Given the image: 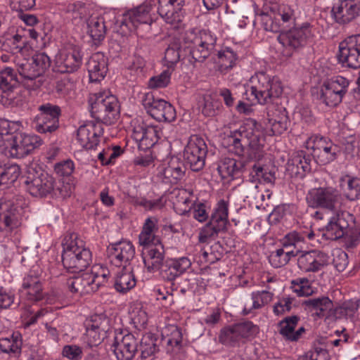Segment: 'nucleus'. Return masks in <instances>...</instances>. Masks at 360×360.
Returning <instances> with one entry per match:
<instances>
[{"mask_svg": "<svg viewBox=\"0 0 360 360\" xmlns=\"http://www.w3.org/2000/svg\"><path fill=\"white\" fill-rule=\"evenodd\" d=\"M257 20L266 31L279 33L277 39L285 51L290 52L287 53L288 56L302 50L314 37L310 23L295 24V11L288 5L278 8L265 6L259 13H257Z\"/></svg>", "mask_w": 360, "mask_h": 360, "instance_id": "nucleus-1", "label": "nucleus"}, {"mask_svg": "<svg viewBox=\"0 0 360 360\" xmlns=\"http://www.w3.org/2000/svg\"><path fill=\"white\" fill-rule=\"evenodd\" d=\"M25 184L32 196L43 198L51 195L65 198L69 195V184L56 182L51 175L41 169H29Z\"/></svg>", "mask_w": 360, "mask_h": 360, "instance_id": "nucleus-2", "label": "nucleus"}, {"mask_svg": "<svg viewBox=\"0 0 360 360\" xmlns=\"http://www.w3.org/2000/svg\"><path fill=\"white\" fill-rule=\"evenodd\" d=\"M216 39L205 30L198 34L187 33L183 41V59L195 65L197 63H202L209 57L214 48Z\"/></svg>", "mask_w": 360, "mask_h": 360, "instance_id": "nucleus-3", "label": "nucleus"}, {"mask_svg": "<svg viewBox=\"0 0 360 360\" xmlns=\"http://www.w3.org/2000/svg\"><path fill=\"white\" fill-rule=\"evenodd\" d=\"M90 112L97 122L105 125L115 124L120 116V105L117 98L105 92L91 95L89 98Z\"/></svg>", "mask_w": 360, "mask_h": 360, "instance_id": "nucleus-4", "label": "nucleus"}, {"mask_svg": "<svg viewBox=\"0 0 360 360\" xmlns=\"http://www.w3.org/2000/svg\"><path fill=\"white\" fill-rule=\"evenodd\" d=\"M255 120H248L240 126V127L231 132V137H236L240 142H244L248 146L247 150V159L249 160L259 161L264 155V138L261 133L255 129Z\"/></svg>", "mask_w": 360, "mask_h": 360, "instance_id": "nucleus-5", "label": "nucleus"}, {"mask_svg": "<svg viewBox=\"0 0 360 360\" xmlns=\"http://www.w3.org/2000/svg\"><path fill=\"white\" fill-rule=\"evenodd\" d=\"M82 240H66L63 243L62 262L65 268L72 273H77L86 269L91 262V252L84 248Z\"/></svg>", "mask_w": 360, "mask_h": 360, "instance_id": "nucleus-6", "label": "nucleus"}, {"mask_svg": "<svg viewBox=\"0 0 360 360\" xmlns=\"http://www.w3.org/2000/svg\"><path fill=\"white\" fill-rule=\"evenodd\" d=\"M21 196H4L0 198V230L11 231L21 224L22 213Z\"/></svg>", "mask_w": 360, "mask_h": 360, "instance_id": "nucleus-7", "label": "nucleus"}, {"mask_svg": "<svg viewBox=\"0 0 360 360\" xmlns=\"http://www.w3.org/2000/svg\"><path fill=\"white\" fill-rule=\"evenodd\" d=\"M229 214V204L221 200L213 210L210 221L202 228L199 233V241L205 243L208 239H215L219 233L225 232Z\"/></svg>", "mask_w": 360, "mask_h": 360, "instance_id": "nucleus-8", "label": "nucleus"}, {"mask_svg": "<svg viewBox=\"0 0 360 360\" xmlns=\"http://www.w3.org/2000/svg\"><path fill=\"white\" fill-rule=\"evenodd\" d=\"M60 115L58 105L50 103L40 105L38 113L32 118V127L40 134H51L58 129Z\"/></svg>", "mask_w": 360, "mask_h": 360, "instance_id": "nucleus-9", "label": "nucleus"}, {"mask_svg": "<svg viewBox=\"0 0 360 360\" xmlns=\"http://www.w3.org/2000/svg\"><path fill=\"white\" fill-rule=\"evenodd\" d=\"M350 81L337 75L325 81L321 86L320 100L329 107H336L347 94Z\"/></svg>", "mask_w": 360, "mask_h": 360, "instance_id": "nucleus-10", "label": "nucleus"}, {"mask_svg": "<svg viewBox=\"0 0 360 360\" xmlns=\"http://www.w3.org/2000/svg\"><path fill=\"white\" fill-rule=\"evenodd\" d=\"M256 77L258 84L251 87V91L260 104H267L282 94L283 87L278 77L264 72H258Z\"/></svg>", "mask_w": 360, "mask_h": 360, "instance_id": "nucleus-11", "label": "nucleus"}, {"mask_svg": "<svg viewBox=\"0 0 360 360\" xmlns=\"http://www.w3.org/2000/svg\"><path fill=\"white\" fill-rule=\"evenodd\" d=\"M309 207L334 211L342 204L340 192L333 187H319L310 190L306 197Z\"/></svg>", "mask_w": 360, "mask_h": 360, "instance_id": "nucleus-12", "label": "nucleus"}, {"mask_svg": "<svg viewBox=\"0 0 360 360\" xmlns=\"http://www.w3.org/2000/svg\"><path fill=\"white\" fill-rule=\"evenodd\" d=\"M207 153V146L204 139L197 135L189 139L184 150L186 164L193 172H199L203 169Z\"/></svg>", "mask_w": 360, "mask_h": 360, "instance_id": "nucleus-13", "label": "nucleus"}, {"mask_svg": "<svg viewBox=\"0 0 360 360\" xmlns=\"http://www.w3.org/2000/svg\"><path fill=\"white\" fill-rule=\"evenodd\" d=\"M43 143L42 139L36 134L15 133L10 140V155L13 158H23Z\"/></svg>", "mask_w": 360, "mask_h": 360, "instance_id": "nucleus-14", "label": "nucleus"}, {"mask_svg": "<svg viewBox=\"0 0 360 360\" xmlns=\"http://www.w3.org/2000/svg\"><path fill=\"white\" fill-rule=\"evenodd\" d=\"M311 157L306 151L294 152L285 165V174L290 178L303 179L311 171Z\"/></svg>", "mask_w": 360, "mask_h": 360, "instance_id": "nucleus-15", "label": "nucleus"}, {"mask_svg": "<svg viewBox=\"0 0 360 360\" xmlns=\"http://www.w3.org/2000/svg\"><path fill=\"white\" fill-rule=\"evenodd\" d=\"M107 257L109 262L115 266L127 267L131 260L134 257L135 248L131 243L121 241L111 244L107 248Z\"/></svg>", "mask_w": 360, "mask_h": 360, "instance_id": "nucleus-16", "label": "nucleus"}, {"mask_svg": "<svg viewBox=\"0 0 360 360\" xmlns=\"http://www.w3.org/2000/svg\"><path fill=\"white\" fill-rule=\"evenodd\" d=\"M139 341L131 333L115 337L112 348L117 360H132L138 352Z\"/></svg>", "mask_w": 360, "mask_h": 360, "instance_id": "nucleus-17", "label": "nucleus"}, {"mask_svg": "<svg viewBox=\"0 0 360 360\" xmlns=\"http://www.w3.org/2000/svg\"><path fill=\"white\" fill-rule=\"evenodd\" d=\"M311 155L315 162L320 165H326L334 161L338 157V147L323 137L316 138L313 146Z\"/></svg>", "mask_w": 360, "mask_h": 360, "instance_id": "nucleus-18", "label": "nucleus"}, {"mask_svg": "<svg viewBox=\"0 0 360 360\" xmlns=\"http://www.w3.org/2000/svg\"><path fill=\"white\" fill-rule=\"evenodd\" d=\"M16 72L11 68H6L0 72V102L5 106L13 104L14 89L18 86Z\"/></svg>", "mask_w": 360, "mask_h": 360, "instance_id": "nucleus-19", "label": "nucleus"}, {"mask_svg": "<svg viewBox=\"0 0 360 360\" xmlns=\"http://www.w3.org/2000/svg\"><path fill=\"white\" fill-rule=\"evenodd\" d=\"M331 13L336 22L347 24L360 15V0H340Z\"/></svg>", "mask_w": 360, "mask_h": 360, "instance_id": "nucleus-20", "label": "nucleus"}, {"mask_svg": "<svg viewBox=\"0 0 360 360\" xmlns=\"http://www.w3.org/2000/svg\"><path fill=\"white\" fill-rule=\"evenodd\" d=\"M161 130L158 126L148 125L142 122L135 124L132 137L146 148L153 146L160 139Z\"/></svg>", "mask_w": 360, "mask_h": 360, "instance_id": "nucleus-21", "label": "nucleus"}, {"mask_svg": "<svg viewBox=\"0 0 360 360\" xmlns=\"http://www.w3.org/2000/svg\"><path fill=\"white\" fill-rule=\"evenodd\" d=\"M191 266V262L187 257L168 259L159 270L162 278L167 281H173L182 275Z\"/></svg>", "mask_w": 360, "mask_h": 360, "instance_id": "nucleus-22", "label": "nucleus"}, {"mask_svg": "<svg viewBox=\"0 0 360 360\" xmlns=\"http://www.w3.org/2000/svg\"><path fill=\"white\" fill-rule=\"evenodd\" d=\"M327 264V255L316 250L303 252L297 259L298 267L306 272L318 271Z\"/></svg>", "mask_w": 360, "mask_h": 360, "instance_id": "nucleus-23", "label": "nucleus"}, {"mask_svg": "<svg viewBox=\"0 0 360 360\" xmlns=\"http://www.w3.org/2000/svg\"><path fill=\"white\" fill-rule=\"evenodd\" d=\"M146 255L143 257V263L150 273H154L160 269L164 264L165 251L162 243L151 244L146 246Z\"/></svg>", "mask_w": 360, "mask_h": 360, "instance_id": "nucleus-24", "label": "nucleus"}, {"mask_svg": "<svg viewBox=\"0 0 360 360\" xmlns=\"http://www.w3.org/2000/svg\"><path fill=\"white\" fill-rule=\"evenodd\" d=\"M86 68L91 82H97L102 80L108 72L107 58L101 53H94L88 62Z\"/></svg>", "mask_w": 360, "mask_h": 360, "instance_id": "nucleus-25", "label": "nucleus"}, {"mask_svg": "<svg viewBox=\"0 0 360 360\" xmlns=\"http://www.w3.org/2000/svg\"><path fill=\"white\" fill-rule=\"evenodd\" d=\"M245 169V163L240 160L230 158H224L217 167V170L222 179H239Z\"/></svg>", "mask_w": 360, "mask_h": 360, "instance_id": "nucleus-26", "label": "nucleus"}, {"mask_svg": "<svg viewBox=\"0 0 360 360\" xmlns=\"http://www.w3.org/2000/svg\"><path fill=\"white\" fill-rule=\"evenodd\" d=\"M82 63V56L77 50L61 54L56 60V71L60 73H72L76 72Z\"/></svg>", "mask_w": 360, "mask_h": 360, "instance_id": "nucleus-27", "label": "nucleus"}, {"mask_svg": "<svg viewBox=\"0 0 360 360\" xmlns=\"http://www.w3.org/2000/svg\"><path fill=\"white\" fill-rule=\"evenodd\" d=\"M158 13L167 23L179 21L184 0H158Z\"/></svg>", "mask_w": 360, "mask_h": 360, "instance_id": "nucleus-28", "label": "nucleus"}, {"mask_svg": "<svg viewBox=\"0 0 360 360\" xmlns=\"http://www.w3.org/2000/svg\"><path fill=\"white\" fill-rule=\"evenodd\" d=\"M34 66L32 60L30 59L19 64L18 68V73L24 79L22 82L24 85L31 89H39L43 83L41 79L36 80L41 75Z\"/></svg>", "mask_w": 360, "mask_h": 360, "instance_id": "nucleus-29", "label": "nucleus"}, {"mask_svg": "<svg viewBox=\"0 0 360 360\" xmlns=\"http://www.w3.org/2000/svg\"><path fill=\"white\" fill-rule=\"evenodd\" d=\"M92 281L94 280L91 278V274L86 272L80 276L68 278L66 284L71 292L84 295L94 292Z\"/></svg>", "mask_w": 360, "mask_h": 360, "instance_id": "nucleus-30", "label": "nucleus"}, {"mask_svg": "<svg viewBox=\"0 0 360 360\" xmlns=\"http://www.w3.org/2000/svg\"><path fill=\"white\" fill-rule=\"evenodd\" d=\"M162 336V342L167 344V352H173L175 349H180L183 339L180 328L176 326H170L165 330Z\"/></svg>", "mask_w": 360, "mask_h": 360, "instance_id": "nucleus-31", "label": "nucleus"}, {"mask_svg": "<svg viewBox=\"0 0 360 360\" xmlns=\"http://www.w3.org/2000/svg\"><path fill=\"white\" fill-rule=\"evenodd\" d=\"M161 339L153 333H147L139 341L141 359H146L159 351Z\"/></svg>", "mask_w": 360, "mask_h": 360, "instance_id": "nucleus-32", "label": "nucleus"}, {"mask_svg": "<svg viewBox=\"0 0 360 360\" xmlns=\"http://www.w3.org/2000/svg\"><path fill=\"white\" fill-rule=\"evenodd\" d=\"M157 220L148 218L143 224L142 231L139 236V244L142 246H148L151 244L160 243V240L155 235L158 230L156 226Z\"/></svg>", "mask_w": 360, "mask_h": 360, "instance_id": "nucleus-33", "label": "nucleus"}, {"mask_svg": "<svg viewBox=\"0 0 360 360\" xmlns=\"http://www.w3.org/2000/svg\"><path fill=\"white\" fill-rule=\"evenodd\" d=\"M22 336L18 332L12 334L11 338L0 339V351L13 357H18L22 349Z\"/></svg>", "mask_w": 360, "mask_h": 360, "instance_id": "nucleus-34", "label": "nucleus"}, {"mask_svg": "<svg viewBox=\"0 0 360 360\" xmlns=\"http://www.w3.org/2000/svg\"><path fill=\"white\" fill-rule=\"evenodd\" d=\"M22 288L27 290L29 300L34 301L41 300L42 287L37 276L28 274L22 281Z\"/></svg>", "mask_w": 360, "mask_h": 360, "instance_id": "nucleus-35", "label": "nucleus"}, {"mask_svg": "<svg viewBox=\"0 0 360 360\" xmlns=\"http://www.w3.org/2000/svg\"><path fill=\"white\" fill-rule=\"evenodd\" d=\"M135 276L132 273V269L129 271L122 268V271L117 273L114 286L117 292L125 293L132 289L136 285Z\"/></svg>", "mask_w": 360, "mask_h": 360, "instance_id": "nucleus-36", "label": "nucleus"}, {"mask_svg": "<svg viewBox=\"0 0 360 360\" xmlns=\"http://www.w3.org/2000/svg\"><path fill=\"white\" fill-rule=\"evenodd\" d=\"M152 6L150 3L145 2L142 5L136 7L130 13V19L132 23L138 27L139 25H150L153 20L150 15Z\"/></svg>", "mask_w": 360, "mask_h": 360, "instance_id": "nucleus-37", "label": "nucleus"}, {"mask_svg": "<svg viewBox=\"0 0 360 360\" xmlns=\"http://www.w3.org/2000/svg\"><path fill=\"white\" fill-rule=\"evenodd\" d=\"M302 304L311 310H316L319 316H328V312L333 306V302L326 296L304 300Z\"/></svg>", "mask_w": 360, "mask_h": 360, "instance_id": "nucleus-38", "label": "nucleus"}, {"mask_svg": "<svg viewBox=\"0 0 360 360\" xmlns=\"http://www.w3.org/2000/svg\"><path fill=\"white\" fill-rule=\"evenodd\" d=\"M153 117L159 122H172L176 118L174 108L165 100L158 103L157 110H153Z\"/></svg>", "mask_w": 360, "mask_h": 360, "instance_id": "nucleus-39", "label": "nucleus"}, {"mask_svg": "<svg viewBox=\"0 0 360 360\" xmlns=\"http://www.w3.org/2000/svg\"><path fill=\"white\" fill-rule=\"evenodd\" d=\"M300 316L297 315L287 316L278 323V332L285 340L291 341L295 328L298 324Z\"/></svg>", "mask_w": 360, "mask_h": 360, "instance_id": "nucleus-40", "label": "nucleus"}, {"mask_svg": "<svg viewBox=\"0 0 360 360\" xmlns=\"http://www.w3.org/2000/svg\"><path fill=\"white\" fill-rule=\"evenodd\" d=\"M221 102L211 95H206L202 97L200 101V108L202 114L205 117H214L216 116L221 108Z\"/></svg>", "mask_w": 360, "mask_h": 360, "instance_id": "nucleus-41", "label": "nucleus"}, {"mask_svg": "<svg viewBox=\"0 0 360 360\" xmlns=\"http://www.w3.org/2000/svg\"><path fill=\"white\" fill-rule=\"evenodd\" d=\"M20 173V169L17 165L0 164V186L14 183Z\"/></svg>", "mask_w": 360, "mask_h": 360, "instance_id": "nucleus-42", "label": "nucleus"}, {"mask_svg": "<svg viewBox=\"0 0 360 360\" xmlns=\"http://www.w3.org/2000/svg\"><path fill=\"white\" fill-rule=\"evenodd\" d=\"M221 71L231 69L238 60V56L232 49L227 47L217 53Z\"/></svg>", "mask_w": 360, "mask_h": 360, "instance_id": "nucleus-43", "label": "nucleus"}, {"mask_svg": "<svg viewBox=\"0 0 360 360\" xmlns=\"http://www.w3.org/2000/svg\"><path fill=\"white\" fill-rule=\"evenodd\" d=\"M236 331L234 325L222 328L219 335V342L228 347L239 345L241 341Z\"/></svg>", "mask_w": 360, "mask_h": 360, "instance_id": "nucleus-44", "label": "nucleus"}, {"mask_svg": "<svg viewBox=\"0 0 360 360\" xmlns=\"http://www.w3.org/2000/svg\"><path fill=\"white\" fill-rule=\"evenodd\" d=\"M88 28V32L95 43L103 40L105 36V26L103 20H91Z\"/></svg>", "mask_w": 360, "mask_h": 360, "instance_id": "nucleus-45", "label": "nucleus"}, {"mask_svg": "<svg viewBox=\"0 0 360 360\" xmlns=\"http://www.w3.org/2000/svg\"><path fill=\"white\" fill-rule=\"evenodd\" d=\"M183 42L172 43L169 45L165 52V60L169 64L174 65L183 59L182 54Z\"/></svg>", "mask_w": 360, "mask_h": 360, "instance_id": "nucleus-46", "label": "nucleus"}, {"mask_svg": "<svg viewBox=\"0 0 360 360\" xmlns=\"http://www.w3.org/2000/svg\"><path fill=\"white\" fill-rule=\"evenodd\" d=\"M236 333L239 336L241 342L258 333L259 328L251 321H245L234 324Z\"/></svg>", "mask_w": 360, "mask_h": 360, "instance_id": "nucleus-47", "label": "nucleus"}, {"mask_svg": "<svg viewBox=\"0 0 360 360\" xmlns=\"http://www.w3.org/2000/svg\"><path fill=\"white\" fill-rule=\"evenodd\" d=\"M257 179L263 180L265 183L274 184L276 181L275 169H269L267 167L255 164L252 166V172Z\"/></svg>", "mask_w": 360, "mask_h": 360, "instance_id": "nucleus-48", "label": "nucleus"}, {"mask_svg": "<svg viewBox=\"0 0 360 360\" xmlns=\"http://www.w3.org/2000/svg\"><path fill=\"white\" fill-rule=\"evenodd\" d=\"M304 237L302 233L295 231L287 233L281 240V243L284 248H298L300 243H303Z\"/></svg>", "mask_w": 360, "mask_h": 360, "instance_id": "nucleus-49", "label": "nucleus"}, {"mask_svg": "<svg viewBox=\"0 0 360 360\" xmlns=\"http://www.w3.org/2000/svg\"><path fill=\"white\" fill-rule=\"evenodd\" d=\"M30 59L41 76L44 74L51 65L50 58L44 52L35 53Z\"/></svg>", "mask_w": 360, "mask_h": 360, "instance_id": "nucleus-50", "label": "nucleus"}, {"mask_svg": "<svg viewBox=\"0 0 360 360\" xmlns=\"http://www.w3.org/2000/svg\"><path fill=\"white\" fill-rule=\"evenodd\" d=\"M288 112L283 107H276L274 105H270L267 108V120L269 123L277 122L288 120Z\"/></svg>", "mask_w": 360, "mask_h": 360, "instance_id": "nucleus-51", "label": "nucleus"}, {"mask_svg": "<svg viewBox=\"0 0 360 360\" xmlns=\"http://www.w3.org/2000/svg\"><path fill=\"white\" fill-rule=\"evenodd\" d=\"M325 235L330 240H338L342 237L346 236L344 231L338 225V221L334 217H333L327 226H326Z\"/></svg>", "mask_w": 360, "mask_h": 360, "instance_id": "nucleus-52", "label": "nucleus"}, {"mask_svg": "<svg viewBox=\"0 0 360 360\" xmlns=\"http://www.w3.org/2000/svg\"><path fill=\"white\" fill-rule=\"evenodd\" d=\"M360 196V179L352 178L348 180L347 188L345 191V197L354 201L359 199Z\"/></svg>", "mask_w": 360, "mask_h": 360, "instance_id": "nucleus-53", "label": "nucleus"}, {"mask_svg": "<svg viewBox=\"0 0 360 360\" xmlns=\"http://www.w3.org/2000/svg\"><path fill=\"white\" fill-rule=\"evenodd\" d=\"M338 221V225L340 229H342L346 236L350 233L352 224H354V217L352 214L348 212H341L334 217Z\"/></svg>", "mask_w": 360, "mask_h": 360, "instance_id": "nucleus-54", "label": "nucleus"}, {"mask_svg": "<svg viewBox=\"0 0 360 360\" xmlns=\"http://www.w3.org/2000/svg\"><path fill=\"white\" fill-rule=\"evenodd\" d=\"M294 300L293 297L290 296L282 297L276 302L273 309L274 313L276 316H281L285 313L290 312L292 309V304Z\"/></svg>", "mask_w": 360, "mask_h": 360, "instance_id": "nucleus-55", "label": "nucleus"}, {"mask_svg": "<svg viewBox=\"0 0 360 360\" xmlns=\"http://www.w3.org/2000/svg\"><path fill=\"white\" fill-rule=\"evenodd\" d=\"M162 99H155L151 92L145 93L141 97V103L147 112L153 117V112L157 110Z\"/></svg>", "mask_w": 360, "mask_h": 360, "instance_id": "nucleus-56", "label": "nucleus"}, {"mask_svg": "<svg viewBox=\"0 0 360 360\" xmlns=\"http://www.w3.org/2000/svg\"><path fill=\"white\" fill-rule=\"evenodd\" d=\"M162 99H155L151 92L145 93L141 97V103L147 112L153 117V112L157 110Z\"/></svg>", "mask_w": 360, "mask_h": 360, "instance_id": "nucleus-57", "label": "nucleus"}, {"mask_svg": "<svg viewBox=\"0 0 360 360\" xmlns=\"http://www.w3.org/2000/svg\"><path fill=\"white\" fill-rule=\"evenodd\" d=\"M302 360H330V356L327 349L315 347L307 352L302 358Z\"/></svg>", "mask_w": 360, "mask_h": 360, "instance_id": "nucleus-58", "label": "nucleus"}, {"mask_svg": "<svg viewBox=\"0 0 360 360\" xmlns=\"http://www.w3.org/2000/svg\"><path fill=\"white\" fill-rule=\"evenodd\" d=\"M269 259L274 268L283 266L288 263L284 249H277L276 251L272 252L269 257Z\"/></svg>", "mask_w": 360, "mask_h": 360, "instance_id": "nucleus-59", "label": "nucleus"}, {"mask_svg": "<svg viewBox=\"0 0 360 360\" xmlns=\"http://www.w3.org/2000/svg\"><path fill=\"white\" fill-rule=\"evenodd\" d=\"M333 263L338 271H343L348 265V255L342 250H336L333 253Z\"/></svg>", "mask_w": 360, "mask_h": 360, "instance_id": "nucleus-60", "label": "nucleus"}, {"mask_svg": "<svg viewBox=\"0 0 360 360\" xmlns=\"http://www.w3.org/2000/svg\"><path fill=\"white\" fill-rule=\"evenodd\" d=\"M169 166L172 169L174 173V180L177 181L183 178L186 172V166L177 158H172L168 163Z\"/></svg>", "mask_w": 360, "mask_h": 360, "instance_id": "nucleus-61", "label": "nucleus"}, {"mask_svg": "<svg viewBox=\"0 0 360 360\" xmlns=\"http://www.w3.org/2000/svg\"><path fill=\"white\" fill-rule=\"evenodd\" d=\"M169 81L170 74L165 70L160 75L151 77L148 84L151 88H163L168 85Z\"/></svg>", "mask_w": 360, "mask_h": 360, "instance_id": "nucleus-62", "label": "nucleus"}, {"mask_svg": "<svg viewBox=\"0 0 360 360\" xmlns=\"http://www.w3.org/2000/svg\"><path fill=\"white\" fill-rule=\"evenodd\" d=\"M74 168L73 162L68 160L56 164L54 170L60 176H69L72 174Z\"/></svg>", "mask_w": 360, "mask_h": 360, "instance_id": "nucleus-63", "label": "nucleus"}, {"mask_svg": "<svg viewBox=\"0 0 360 360\" xmlns=\"http://www.w3.org/2000/svg\"><path fill=\"white\" fill-rule=\"evenodd\" d=\"M292 205L290 204H282L276 206L270 214L275 221H279L283 218L292 214Z\"/></svg>", "mask_w": 360, "mask_h": 360, "instance_id": "nucleus-64", "label": "nucleus"}]
</instances>
